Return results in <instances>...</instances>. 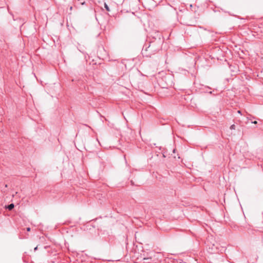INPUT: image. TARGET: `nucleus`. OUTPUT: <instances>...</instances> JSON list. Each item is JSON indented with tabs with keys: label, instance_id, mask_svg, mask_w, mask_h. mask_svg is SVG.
Returning a JSON list of instances; mask_svg holds the SVG:
<instances>
[{
	"label": "nucleus",
	"instance_id": "nucleus-1",
	"mask_svg": "<svg viewBox=\"0 0 263 263\" xmlns=\"http://www.w3.org/2000/svg\"><path fill=\"white\" fill-rule=\"evenodd\" d=\"M14 207V205L13 203H11L10 204H9V205H8L6 208H8L9 210H11L12 209H13Z\"/></svg>",
	"mask_w": 263,
	"mask_h": 263
},
{
	"label": "nucleus",
	"instance_id": "nucleus-2",
	"mask_svg": "<svg viewBox=\"0 0 263 263\" xmlns=\"http://www.w3.org/2000/svg\"><path fill=\"white\" fill-rule=\"evenodd\" d=\"M236 126L235 124H233L230 126V129L231 130H234L235 129Z\"/></svg>",
	"mask_w": 263,
	"mask_h": 263
},
{
	"label": "nucleus",
	"instance_id": "nucleus-3",
	"mask_svg": "<svg viewBox=\"0 0 263 263\" xmlns=\"http://www.w3.org/2000/svg\"><path fill=\"white\" fill-rule=\"evenodd\" d=\"M105 7L107 11H109V7H108V6L106 4H105Z\"/></svg>",
	"mask_w": 263,
	"mask_h": 263
},
{
	"label": "nucleus",
	"instance_id": "nucleus-4",
	"mask_svg": "<svg viewBox=\"0 0 263 263\" xmlns=\"http://www.w3.org/2000/svg\"><path fill=\"white\" fill-rule=\"evenodd\" d=\"M78 1L81 2L82 5H84L85 4V1L81 2V0H78Z\"/></svg>",
	"mask_w": 263,
	"mask_h": 263
},
{
	"label": "nucleus",
	"instance_id": "nucleus-5",
	"mask_svg": "<svg viewBox=\"0 0 263 263\" xmlns=\"http://www.w3.org/2000/svg\"><path fill=\"white\" fill-rule=\"evenodd\" d=\"M27 231H30V228H27Z\"/></svg>",
	"mask_w": 263,
	"mask_h": 263
},
{
	"label": "nucleus",
	"instance_id": "nucleus-6",
	"mask_svg": "<svg viewBox=\"0 0 263 263\" xmlns=\"http://www.w3.org/2000/svg\"><path fill=\"white\" fill-rule=\"evenodd\" d=\"M37 249V246L34 248V250L36 251Z\"/></svg>",
	"mask_w": 263,
	"mask_h": 263
},
{
	"label": "nucleus",
	"instance_id": "nucleus-7",
	"mask_svg": "<svg viewBox=\"0 0 263 263\" xmlns=\"http://www.w3.org/2000/svg\"><path fill=\"white\" fill-rule=\"evenodd\" d=\"M253 123L256 124L257 123V121H255L253 122Z\"/></svg>",
	"mask_w": 263,
	"mask_h": 263
},
{
	"label": "nucleus",
	"instance_id": "nucleus-8",
	"mask_svg": "<svg viewBox=\"0 0 263 263\" xmlns=\"http://www.w3.org/2000/svg\"><path fill=\"white\" fill-rule=\"evenodd\" d=\"M238 114H241L240 111V110H238Z\"/></svg>",
	"mask_w": 263,
	"mask_h": 263
},
{
	"label": "nucleus",
	"instance_id": "nucleus-9",
	"mask_svg": "<svg viewBox=\"0 0 263 263\" xmlns=\"http://www.w3.org/2000/svg\"><path fill=\"white\" fill-rule=\"evenodd\" d=\"M70 9L71 10L72 9V7H70Z\"/></svg>",
	"mask_w": 263,
	"mask_h": 263
}]
</instances>
